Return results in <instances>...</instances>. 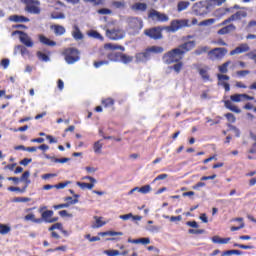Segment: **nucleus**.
Wrapping results in <instances>:
<instances>
[{
	"instance_id": "obj_1",
	"label": "nucleus",
	"mask_w": 256,
	"mask_h": 256,
	"mask_svg": "<svg viewBox=\"0 0 256 256\" xmlns=\"http://www.w3.org/2000/svg\"><path fill=\"white\" fill-rule=\"evenodd\" d=\"M196 45L197 43L195 40L184 42L178 47L165 53L163 56L164 62L166 65L176 63L171 67V69H173L175 73H181V70L183 69V62H181V60H183V57H185L189 51H193Z\"/></svg>"
},
{
	"instance_id": "obj_2",
	"label": "nucleus",
	"mask_w": 256,
	"mask_h": 256,
	"mask_svg": "<svg viewBox=\"0 0 256 256\" xmlns=\"http://www.w3.org/2000/svg\"><path fill=\"white\" fill-rule=\"evenodd\" d=\"M231 100L224 101V105L226 109H229L230 111H233V113H241V109H239L237 106H235L234 103H241V101H255V97L249 96L247 94H234L230 96ZM233 101V102H231Z\"/></svg>"
},
{
	"instance_id": "obj_3",
	"label": "nucleus",
	"mask_w": 256,
	"mask_h": 256,
	"mask_svg": "<svg viewBox=\"0 0 256 256\" xmlns=\"http://www.w3.org/2000/svg\"><path fill=\"white\" fill-rule=\"evenodd\" d=\"M231 65V61H226L222 65L218 66V70L222 74H217V79H218V85L221 87H224V90L226 93H229L231 91V85H229L228 82L230 77L228 75H225V73L229 72V66Z\"/></svg>"
},
{
	"instance_id": "obj_4",
	"label": "nucleus",
	"mask_w": 256,
	"mask_h": 256,
	"mask_svg": "<svg viewBox=\"0 0 256 256\" xmlns=\"http://www.w3.org/2000/svg\"><path fill=\"white\" fill-rule=\"evenodd\" d=\"M47 207H40L39 213H41V217L37 219V225H41V223H57L59 221V217H53V210H45Z\"/></svg>"
},
{
	"instance_id": "obj_5",
	"label": "nucleus",
	"mask_w": 256,
	"mask_h": 256,
	"mask_svg": "<svg viewBox=\"0 0 256 256\" xmlns=\"http://www.w3.org/2000/svg\"><path fill=\"white\" fill-rule=\"evenodd\" d=\"M62 55L68 65H73V63H77L81 59L79 49L77 48H66L63 50Z\"/></svg>"
},
{
	"instance_id": "obj_6",
	"label": "nucleus",
	"mask_w": 256,
	"mask_h": 256,
	"mask_svg": "<svg viewBox=\"0 0 256 256\" xmlns=\"http://www.w3.org/2000/svg\"><path fill=\"white\" fill-rule=\"evenodd\" d=\"M25 7V11L27 13H30L31 15H40L41 14V8L39 7L41 5V2L39 0H20Z\"/></svg>"
},
{
	"instance_id": "obj_7",
	"label": "nucleus",
	"mask_w": 256,
	"mask_h": 256,
	"mask_svg": "<svg viewBox=\"0 0 256 256\" xmlns=\"http://www.w3.org/2000/svg\"><path fill=\"white\" fill-rule=\"evenodd\" d=\"M191 25H197V18H193L191 23H189L187 19L173 20L170 23V31L175 33V31H179V29H183V27H191Z\"/></svg>"
},
{
	"instance_id": "obj_8",
	"label": "nucleus",
	"mask_w": 256,
	"mask_h": 256,
	"mask_svg": "<svg viewBox=\"0 0 256 256\" xmlns=\"http://www.w3.org/2000/svg\"><path fill=\"white\" fill-rule=\"evenodd\" d=\"M227 53V48H213L212 50L208 51L207 57L210 61H221V59H223Z\"/></svg>"
},
{
	"instance_id": "obj_9",
	"label": "nucleus",
	"mask_w": 256,
	"mask_h": 256,
	"mask_svg": "<svg viewBox=\"0 0 256 256\" xmlns=\"http://www.w3.org/2000/svg\"><path fill=\"white\" fill-rule=\"evenodd\" d=\"M106 37L111 41H119L125 37V31L120 28L106 29Z\"/></svg>"
},
{
	"instance_id": "obj_10",
	"label": "nucleus",
	"mask_w": 256,
	"mask_h": 256,
	"mask_svg": "<svg viewBox=\"0 0 256 256\" xmlns=\"http://www.w3.org/2000/svg\"><path fill=\"white\" fill-rule=\"evenodd\" d=\"M144 35L150 39H154V41H158L159 39H163V29L161 27L149 28L144 30Z\"/></svg>"
},
{
	"instance_id": "obj_11",
	"label": "nucleus",
	"mask_w": 256,
	"mask_h": 256,
	"mask_svg": "<svg viewBox=\"0 0 256 256\" xmlns=\"http://www.w3.org/2000/svg\"><path fill=\"white\" fill-rule=\"evenodd\" d=\"M15 35H19L20 43L25 45V47H33V40L29 37V34L24 31L15 30L11 33V36L15 37Z\"/></svg>"
},
{
	"instance_id": "obj_12",
	"label": "nucleus",
	"mask_w": 256,
	"mask_h": 256,
	"mask_svg": "<svg viewBox=\"0 0 256 256\" xmlns=\"http://www.w3.org/2000/svg\"><path fill=\"white\" fill-rule=\"evenodd\" d=\"M192 11L195 13V15H207V13H209V6H207V2L199 1L193 5Z\"/></svg>"
},
{
	"instance_id": "obj_13",
	"label": "nucleus",
	"mask_w": 256,
	"mask_h": 256,
	"mask_svg": "<svg viewBox=\"0 0 256 256\" xmlns=\"http://www.w3.org/2000/svg\"><path fill=\"white\" fill-rule=\"evenodd\" d=\"M148 17L152 21H158L159 23H167L169 21V16L153 9L148 13Z\"/></svg>"
},
{
	"instance_id": "obj_14",
	"label": "nucleus",
	"mask_w": 256,
	"mask_h": 256,
	"mask_svg": "<svg viewBox=\"0 0 256 256\" xmlns=\"http://www.w3.org/2000/svg\"><path fill=\"white\" fill-rule=\"evenodd\" d=\"M129 27L134 33H139L143 29V20L139 18H132L129 21Z\"/></svg>"
},
{
	"instance_id": "obj_15",
	"label": "nucleus",
	"mask_w": 256,
	"mask_h": 256,
	"mask_svg": "<svg viewBox=\"0 0 256 256\" xmlns=\"http://www.w3.org/2000/svg\"><path fill=\"white\" fill-rule=\"evenodd\" d=\"M55 229H58V231H63V224L57 222L48 228V231H51L50 236L52 239H61V236L54 231Z\"/></svg>"
},
{
	"instance_id": "obj_16",
	"label": "nucleus",
	"mask_w": 256,
	"mask_h": 256,
	"mask_svg": "<svg viewBox=\"0 0 256 256\" xmlns=\"http://www.w3.org/2000/svg\"><path fill=\"white\" fill-rule=\"evenodd\" d=\"M136 63H146L151 59V54H149L148 50L146 49L144 52L137 53L135 55Z\"/></svg>"
},
{
	"instance_id": "obj_17",
	"label": "nucleus",
	"mask_w": 256,
	"mask_h": 256,
	"mask_svg": "<svg viewBox=\"0 0 256 256\" xmlns=\"http://www.w3.org/2000/svg\"><path fill=\"white\" fill-rule=\"evenodd\" d=\"M249 49L250 48L248 44H240L234 50L230 51V55H241V53H247Z\"/></svg>"
},
{
	"instance_id": "obj_18",
	"label": "nucleus",
	"mask_w": 256,
	"mask_h": 256,
	"mask_svg": "<svg viewBox=\"0 0 256 256\" xmlns=\"http://www.w3.org/2000/svg\"><path fill=\"white\" fill-rule=\"evenodd\" d=\"M86 179H89V181H91V183H86V182H77L78 187L82 188V189H93V187H95V183L96 180L95 178L88 176L86 177Z\"/></svg>"
},
{
	"instance_id": "obj_19",
	"label": "nucleus",
	"mask_w": 256,
	"mask_h": 256,
	"mask_svg": "<svg viewBox=\"0 0 256 256\" xmlns=\"http://www.w3.org/2000/svg\"><path fill=\"white\" fill-rule=\"evenodd\" d=\"M50 29H52V31L54 32V34L57 36V37H61V35H65L66 33V29L59 25V24H54L52 26H50Z\"/></svg>"
},
{
	"instance_id": "obj_20",
	"label": "nucleus",
	"mask_w": 256,
	"mask_h": 256,
	"mask_svg": "<svg viewBox=\"0 0 256 256\" xmlns=\"http://www.w3.org/2000/svg\"><path fill=\"white\" fill-rule=\"evenodd\" d=\"M198 73L205 83H207V81H211V75H209V67L200 68Z\"/></svg>"
},
{
	"instance_id": "obj_21",
	"label": "nucleus",
	"mask_w": 256,
	"mask_h": 256,
	"mask_svg": "<svg viewBox=\"0 0 256 256\" xmlns=\"http://www.w3.org/2000/svg\"><path fill=\"white\" fill-rule=\"evenodd\" d=\"M10 21L14 23H29L30 19L22 15H12L9 17Z\"/></svg>"
},
{
	"instance_id": "obj_22",
	"label": "nucleus",
	"mask_w": 256,
	"mask_h": 256,
	"mask_svg": "<svg viewBox=\"0 0 256 256\" xmlns=\"http://www.w3.org/2000/svg\"><path fill=\"white\" fill-rule=\"evenodd\" d=\"M72 37L76 41H81V39H83V33L81 32V29H79L78 25L73 26Z\"/></svg>"
},
{
	"instance_id": "obj_23",
	"label": "nucleus",
	"mask_w": 256,
	"mask_h": 256,
	"mask_svg": "<svg viewBox=\"0 0 256 256\" xmlns=\"http://www.w3.org/2000/svg\"><path fill=\"white\" fill-rule=\"evenodd\" d=\"M212 242L215 243L216 245H227V243H229V241H231V238H221L219 236H213L211 238Z\"/></svg>"
},
{
	"instance_id": "obj_24",
	"label": "nucleus",
	"mask_w": 256,
	"mask_h": 256,
	"mask_svg": "<svg viewBox=\"0 0 256 256\" xmlns=\"http://www.w3.org/2000/svg\"><path fill=\"white\" fill-rule=\"evenodd\" d=\"M30 176H31V173L29 171H25L20 177V181L24 183V187L26 189L27 187H29V185H31V179H29Z\"/></svg>"
},
{
	"instance_id": "obj_25",
	"label": "nucleus",
	"mask_w": 256,
	"mask_h": 256,
	"mask_svg": "<svg viewBox=\"0 0 256 256\" xmlns=\"http://www.w3.org/2000/svg\"><path fill=\"white\" fill-rule=\"evenodd\" d=\"M236 27L233 24L227 25L220 30H218V35H227L231 33V31H235Z\"/></svg>"
},
{
	"instance_id": "obj_26",
	"label": "nucleus",
	"mask_w": 256,
	"mask_h": 256,
	"mask_svg": "<svg viewBox=\"0 0 256 256\" xmlns=\"http://www.w3.org/2000/svg\"><path fill=\"white\" fill-rule=\"evenodd\" d=\"M232 21H241V19H245L247 17V12L238 11L230 16Z\"/></svg>"
},
{
	"instance_id": "obj_27",
	"label": "nucleus",
	"mask_w": 256,
	"mask_h": 256,
	"mask_svg": "<svg viewBox=\"0 0 256 256\" xmlns=\"http://www.w3.org/2000/svg\"><path fill=\"white\" fill-rule=\"evenodd\" d=\"M132 11H147V5L145 3L137 2L131 6Z\"/></svg>"
},
{
	"instance_id": "obj_28",
	"label": "nucleus",
	"mask_w": 256,
	"mask_h": 256,
	"mask_svg": "<svg viewBox=\"0 0 256 256\" xmlns=\"http://www.w3.org/2000/svg\"><path fill=\"white\" fill-rule=\"evenodd\" d=\"M108 61H113L114 63H117L121 61V52H114L107 54Z\"/></svg>"
},
{
	"instance_id": "obj_29",
	"label": "nucleus",
	"mask_w": 256,
	"mask_h": 256,
	"mask_svg": "<svg viewBox=\"0 0 256 256\" xmlns=\"http://www.w3.org/2000/svg\"><path fill=\"white\" fill-rule=\"evenodd\" d=\"M39 40H40V43H43V45H48V47H55V45H57V42L52 41L43 35L39 37Z\"/></svg>"
},
{
	"instance_id": "obj_30",
	"label": "nucleus",
	"mask_w": 256,
	"mask_h": 256,
	"mask_svg": "<svg viewBox=\"0 0 256 256\" xmlns=\"http://www.w3.org/2000/svg\"><path fill=\"white\" fill-rule=\"evenodd\" d=\"M119 219H122V221H129V219H133L134 221H141V216H133L132 213L120 215Z\"/></svg>"
},
{
	"instance_id": "obj_31",
	"label": "nucleus",
	"mask_w": 256,
	"mask_h": 256,
	"mask_svg": "<svg viewBox=\"0 0 256 256\" xmlns=\"http://www.w3.org/2000/svg\"><path fill=\"white\" fill-rule=\"evenodd\" d=\"M120 61L121 63H124V65H127L133 61V56L120 52Z\"/></svg>"
},
{
	"instance_id": "obj_32",
	"label": "nucleus",
	"mask_w": 256,
	"mask_h": 256,
	"mask_svg": "<svg viewBox=\"0 0 256 256\" xmlns=\"http://www.w3.org/2000/svg\"><path fill=\"white\" fill-rule=\"evenodd\" d=\"M103 107H105L106 109L109 107H113V105H115V100L113 98H105L101 101Z\"/></svg>"
},
{
	"instance_id": "obj_33",
	"label": "nucleus",
	"mask_w": 256,
	"mask_h": 256,
	"mask_svg": "<svg viewBox=\"0 0 256 256\" xmlns=\"http://www.w3.org/2000/svg\"><path fill=\"white\" fill-rule=\"evenodd\" d=\"M146 51L151 55V53H163L164 49L161 46H151L150 48H147Z\"/></svg>"
},
{
	"instance_id": "obj_34",
	"label": "nucleus",
	"mask_w": 256,
	"mask_h": 256,
	"mask_svg": "<svg viewBox=\"0 0 256 256\" xmlns=\"http://www.w3.org/2000/svg\"><path fill=\"white\" fill-rule=\"evenodd\" d=\"M228 11L229 9L219 8L214 12V15L217 17V19H221V17H225V15H227Z\"/></svg>"
},
{
	"instance_id": "obj_35",
	"label": "nucleus",
	"mask_w": 256,
	"mask_h": 256,
	"mask_svg": "<svg viewBox=\"0 0 256 256\" xmlns=\"http://www.w3.org/2000/svg\"><path fill=\"white\" fill-rule=\"evenodd\" d=\"M8 233H11V226L0 223V235H7Z\"/></svg>"
},
{
	"instance_id": "obj_36",
	"label": "nucleus",
	"mask_w": 256,
	"mask_h": 256,
	"mask_svg": "<svg viewBox=\"0 0 256 256\" xmlns=\"http://www.w3.org/2000/svg\"><path fill=\"white\" fill-rule=\"evenodd\" d=\"M190 3L187 2V1H180L178 2V5H177V11L179 13H181V11H185V9H187V7H189Z\"/></svg>"
},
{
	"instance_id": "obj_37",
	"label": "nucleus",
	"mask_w": 256,
	"mask_h": 256,
	"mask_svg": "<svg viewBox=\"0 0 256 256\" xmlns=\"http://www.w3.org/2000/svg\"><path fill=\"white\" fill-rule=\"evenodd\" d=\"M94 219L96 221V225L93 226V229H99L100 227H103L104 225H106V222L102 221L103 217L94 216Z\"/></svg>"
},
{
	"instance_id": "obj_38",
	"label": "nucleus",
	"mask_w": 256,
	"mask_h": 256,
	"mask_svg": "<svg viewBox=\"0 0 256 256\" xmlns=\"http://www.w3.org/2000/svg\"><path fill=\"white\" fill-rule=\"evenodd\" d=\"M138 193H142V195H147V193H151V185L147 184L142 187H138Z\"/></svg>"
},
{
	"instance_id": "obj_39",
	"label": "nucleus",
	"mask_w": 256,
	"mask_h": 256,
	"mask_svg": "<svg viewBox=\"0 0 256 256\" xmlns=\"http://www.w3.org/2000/svg\"><path fill=\"white\" fill-rule=\"evenodd\" d=\"M51 19H65V13L63 12H51Z\"/></svg>"
},
{
	"instance_id": "obj_40",
	"label": "nucleus",
	"mask_w": 256,
	"mask_h": 256,
	"mask_svg": "<svg viewBox=\"0 0 256 256\" xmlns=\"http://www.w3.org/2000/svg\"><path fill=\"white\" fill-rule=\"evenodd\" d=\"M196 55H203V53H209V47L208 46H201L198 49L194 51Z\"/></svg>"
},
{
	"instance_id": "obj_41",
	"label": "nucleus",
	"mask_w": 256,
	"mask_h": 256,
	"mask_svg": "<svg viewBox=\"0 0 256 256\" xmlns=\"http://www.w3.org/2000/svg\"><path fill=\"white\" fill-rule=\"evenodd\" d=\"M37 57L40 61H44L45 63H47V61H49V55L39 51L37 52Z\"/></svg>"
},
{
	"instance_id": "obj_42",
	"label": "nucleus",
	"mask_w": 256,
	"mask_h": 256,
	"mask_svg": "<svg viewBox=\"0 0 256 256\" xmlns=\"http://www.w3.org/2000/svg\"><path fill=\"white\" fill-rule=\"evenodd\" d=\"M38 219L39 218H35V214L33 213H29L26 216H24V221H32V223H36V224Z\"/></svg>"
},
{
	"instance_id": "obj_43",
	"label": "nucleus",
	"mask_w": 256,
	"mask_h": 256,
	"mask_svg": "<svg viewBox=\"0 0 256 256\" xmlns=\"http://www.w3.org/2000/svg\"><path fill=\"white\" fill-rule=\"evenodd\" d=\"M89 36L93 37L94 39H98L99 41H103L104 40L103 35H101V33L97 32V31H91L89 33Z\"/></svg>"
},
{
	"instance_id": "obj_44",
	"label": "nucleus",
	"mask_w": 256,
	"mask_h": 256,
	"mask_svg": "<svg viewBox=\"0 0 256 256\" xmlns=\"http://www.w3.org/2000/svg\"><path fill=\"white\" fill-rule=\"evenodd\" d=\"M8 191H12V192L18 191L19 193H25V191H27V188L25 186H23L22 188L10 186L8 187Z\"/></svg>"
},
{
	"instance_id": "obj_45",
	"label": "nucleus",
	"mask_w": 256,
	"mask_h": 256,
	"mask_svg": "<svg viewBox=\"0 0 256 256\" xmlns=\"http://www.w3.org/2000/svg\"><path fill=\"white\" fill-rule=\"evenodd\" d=\"M93 149L95 153H101V150L103 149V144L101 143V141L95 142Z\"/></svg>"
},
{
	"instance_id": "obj_46",
	"label": "nucleus",
	"mask_w": 256,
	"mask_h": 256,
	"mask_svg": "<svg viewBox=\"0 0 256 256\" xmlns=\"http://www.w3.org/2000/svg\"><path fill=\"white\" fill-rule=\"evenodd\" d=\"M103 65H109V60H100V61L94 62V67L96 69H99V67H103Z\"/></svg>"
},
{
	"instance_id": "obj_47",
	"label": "nucleus",
	"mask_w": 256,
	"mask_h": 256,
	"mask_svg": "<svg viewBox=\"0 0 256 256\" xmlns=\"http://www.w3.org/2000/svg\"><path fill=\"white\" fill-rule=\"evenodd\" d=\"M188 233L190 235H203V233H205V230L204 229H189L188 230Z\"/></svg>"
},
{
	"instance_id": "obj_48",
	"label": "nucleus",
	"mask_w": 256,
	"mask_h": 256,
	"mask_svg": "<svg viewBox=\"0 0 256 256\" xmlns=\"http://www.w3.org/2000/svg\"><path fill=\"white\" fill-rule=\"evenodd\" d=\"M112 5L116 9H123V7H125V2H124V0H122V1H113Z\"/></svg>"
},
{
	"instance_id": "obj_49",
	"label": "nucleus",
	"mask_w": 256,
	"mask_h": 256,
	"mask_svg": "<svg viewBox=\"0 0 256 256\" xmlns=\"http://www.w3.org/2000/svg\"><path fill=\"white\" fill-rule=\"evenodd\" d=\"M104 253L107 256H117V255H120L119 250H105Z\"/></svg>"
},
{
	"instance_id": "obj_50",
	"label": "nucleus",
	"mask_w": 256,
	"mask_h": 256,
	"mask_svg": "<svg viewBox=\"0 0 256 256\" xmlns=\"http://www.w3.org/2000/svg\"><path fill=\"white\" fill-rule=\"evenodd\" d=\"M65 201H67L66 203H69V207L70 205H75L76 203H79L78 199H73V197L71 196L66 197Z\"/></svg>"
},
{
	"instance_id": "obj_51",
	"label": "nucleus",
	"mask_w": 256,
	"mask_h": 256,
	"mask_svg": "<svg viewBox=\"0 0 256 256\" xmlns=\"http://www.w3.org/2000/svg\"><path fill=\"white\" fill-rule=\"evenodd\" d=\"M225 117L230 123H235L237 121V118H235V115L233 113H227L225 114Z\"/></svg>"
},
{
	"instance_id": "obj_52",
	"label": "nucleus",
	"mask_w": 256,
	"mask_h": 256,
	"mask_svg": "<svg viewBox=\"0 0 256 256\" xmlns=\"http://www.w3.org/2000/svg\"><path fill=\"white\" fill-rule=\"evenodd\" d=\"M99 15H111L112 11L109 8H102L98 10Z\"/></svg>"
},
{
	"instance_id": "obj_53",
	"label": "nucleus",
	"mask_w": 256,
	"mask_h": 256,
	"mask_svg": "<svg viewBox=\"0 0 256 256\" xmlns=\"http://www.w3.org/2000/svg\"><path fill=\"white\" fill-rule=\"evenodd\" d=\"M10 60L8 58H4L1 60L0 65L3 69H7L9 67Z\"/></svg>"
},
{
	"instance_id": "obj_54",
	"label": "nucleus",
	"mask_w": 256,
	"mask_h": 256,
	"mask_svg": "<svg viewBox=\"0 0 256 256\" xmlns=\"http://www.w3.org/2000/svg\"><path fill=\"white\" fill-rule=\"evenodd\" d=\"M107 47H109V49H114V50L119 49L120 51H125V47L121 45L107 44Z\"/></svg>"
},
{
	"instance_id": "obj_55",
	"label": "nucleus",
	"mask_w": 256,
	"mask_h": 256,
	"mask_svg": "<svg viewBox=\"0 0 256 256\" xmlns=\"http://www.w3.org/2000/svg\"><path fill=\"white\" fill-rule=\"evenodd\" d=\"M234 247H238L239 249H253V246L251 245L237 244V243H234Z\"/></svg>"
},
{
	"instance_id": "obj_56",
	"label": "nucleus",
	"mask_w": 256,
	"mask_h": 256,
	"mask_svg": "<svg viewBox=\"0 0 256 256\" xmlns=\"http://www.w3.org/2000/svg\"><path fill=\"white\" fill-rule=\"evenodd\" d=\"M70 182H61L58 184H55V189H65L67 185H69Z\"/></svg>"
},
{
	"instance_id": "obj_57",
	"label": "nucleus",
	"mask_w": 256,
	"mask_h": 256,
	"mask_svg": "<svg viewBox=\"0 0 256 256\" xmlns=\"http://www.w3.org/2000/svg\"><path fill=\"white\" fill-rule=\"evenodd\" d=\"M67 207H69V203H64V204H58V205H54L53 209L57 210V209H67Z\"/></svg>"
},
{
	"instance_id": "obj_58",
	"label": "nucleus",
	"mask_w": 256,
	"mask_h": 256,
	"mask_svg": "<svg viewBox=\"0 0 256 256\" xmlns=\"http://www.w3.org/2000/svg\"><path fill=\"white\" fill-rule=\"evenodd\" d=\"M167 177H169V175H167V174H160V175H158V176L153 180V183H156V181H163V179H167Z\"/></svg>"
},
{
	"instance_id": "obj_59",
	"label": "nucleus",
	"mask_w": 256,
	"mask_h": 256,
	"mask_svg": "<svg viewBox=\"0 0 256 256\" xmlns=\"http://www.w3.org/2000/svg\"><path fill=\"white\" fill-rule=\"evenodd\" d=\"M214 45H220L221 47H227V42H225L223 39H218L213 42Z\"/></svg>"
},
{
	"instance_id": "obj_60",
	"label": "nucleus",
	"mask_w": 256,
	"mask_h": 256,
	"mask_svg": "<svg viewBox=\"0 0 256 256\" xmlns=\"http://www.w3.org/2000/svg\"><path fill=\"white\" fill-rule=\"evenodd\" d=\"M186 225L188 227H193L194 229H199V224H197V221H188L186 222Z\"/></svg>"
},
{
	"instance_id": "obj_61",
	"label": "nucleus",
	"mask_w": 256,
	"mask_h": 256,
	"mask_svg": "<svg viewBox=\"0 0 256 256\" xmlns=\"http://www.w3.org/2000/svg\"><path fill=\"white\" fill-rule=\"evenodd\" d=\"M68 161H71L70 158H56L54 160V163H67Z\"/></svg>"
},
{
	"instance_id": "obj_62",
	"label": "nucleus",
	"mask_w": 256,
	"mask_h": 256,
	"mask_svg": "<svg viewBox=\"0 0 256 256\" xmlns=\"http://www.w3.org/2000/svg\"><path fill=\"white\" fill-rule=\"evenodd\" d=\"M213 23H215V19L214 18H210V19L202 21L201 25H213Z\"/></svg>"
},
{
	"instance_id": "obj_63",
	"label": "nucleus",
	"mask_w": 256,
	"mask_h": 256,
	"mask_svg": "<svg viewBox=\"0 0 256 256\" xmlns=\"http://www.w3.org/2000/svg\"><path fill=\"white\" fill-rule=\"evenodd\" d=\"M31 161H33V159L24 158L22 161H20V165H24V167H27V165H29V163H31Z\"/></svg>"
},
{
	"instance_id": "obj_64",
	"label": "nucleus",
	"mask_w": 256,
	"mask_h": 256,
	"mask_svg": "<svg viewBox=\"0 0 256 256\" xmlns=\"http://www.w3.org/2000/svg\"><path fill=\"white\" fill-rule=\"evenodd\" d=\"M149 243H151L150 238H140V244L141 245H149Z\"/></svg>"
}]
</instances>
